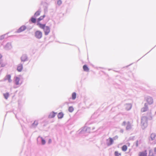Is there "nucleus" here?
<instances>
[{
	"label": "nucleus",
	"mask_w": 156,
	"mask_h": 156,
	"mask_svg": "<svg viewBox=\"0 0 156 156\" xmlns=\"http://www.w3.org/2000/svg\"><path fill=\"white\" fill-rule=\"evenodd\" d=\"M140 144V142H139V141H137L136 142V147H138L139 145V144Z\"/></svg>",
	"instance_id": "7c9ffc66"
},
{
	"label": "nucleus",
	"mask_w": 156,
	"mask_h": 156,
	"mask_svg": "<svg viewBox=\"0 0 156 156\" xmlns=\"http://www.w3.org/2000/svg\"><path fill=\"white\" fill-rule=\"evenodd\" d=\"M37 25L41 29H43V30L45 28V25L44 24H42L40 23H38Z\"/></svg>",
	"instance_id": "4468645a"
},
{
	"label": "nucleus",
	"mask_w": 156,
	"mask_h": 156,
	"mask_svg": "<svg viewBox=\"0 0 156 156\" xmlns=\"http://www.w3.org/2000/svg\"><path fill=\"white\" fill-rule=\"evenodd\" d=\"M63 115L64 114L62 112H60L58 114V119H62L63 118Z\"/></svg>",
	"instance_id": "aec40b11"
},
{
	"label": "nucleus",
	"mask_w": 156,
	"mask_h": 156,
	"mask_svg": "<svg viewBox=\"0 0 156 156\" xmlns=\"http://www.w3.org/2000/svg\"><path fill=\"white\" fill-rule=\"evenodd\" d=\"M41 11L40 10L37 11L34 14V16L35 17H37L40 14Z\"/></svg>",
	"instance_id": "4be33fe9"
},
{
	"label": "nucleus",
	"mask_w": 156,
	"mask_h": 156,
	"mask_svg": "<svg viewBox=\"0 0 156 156\" xmlns=\"http://www.w3.org/2000/svg\"><path fill=\"white\" fill-rule=\"evenodd\" d=\"M154 151L155 154H156V147L154 149Z\"/></svg>",
	"instance_id": "473e14b6"
},
{
	"label": "nucleus",
	"mask_w": 156,
	"mask_h": 156,
	"mask_svg": "<svg viewBox=\"0 0 156 156\" xmlns=\"http://www.w3.org/2000/svg\"><path fill=\"white\" fill-rule=\"evenodd\" d=\"M122 150L123 151H126L127 149V147L126 145H124L122 147Z\"/></svg>",
	"instance_id": "412c9836"
},
{
	"label": "nucleus",
	"mask_w": 156,
	"mask_h": 156,
	"mask_svg": "<svg viewBox=\"0 0 156 156\" xmlns=\"http://www.w3.org/2000/svg\"><path fill=\"white\" fill-rule=\"evenodd\" d=\"M11 76L10 75H7L5 77V80H8L9 82H11L12 80L11 79Z\"/></svg>",
	"instance_id": "2eb2a0df"
},
{
	"label": "nucleus",
	"mask_w": 156,
	"mask_h": 156,
	"mask_svg": "<svg viewBox=\"0 0 156 156\" xmlns=\"http://www.w3.org/2000/svg\"><path fill=\"white\" fill-rule=\"evenodd\" d=\"M2 57V55H1V54H0V58H1Z\"/></svg>",
	"instance_id": "f704fd0d"
},
{
	"label": "nucleus",
	"mask_w": 156,
	"mask_h": 156,
	"mask_svg": "<svg viewBox=\"0 0 156 156\" xmlns=\"http://www.w3.org/2000/svg\"><path fill=\"white\" fill-rule=\"evenodd\" d=\"M23 69V66L22 64H20L17 66V70L18 72H21Z\"/></svg>",
	"instance_id": "1a4fd4ad"
},
{
	"label": "nucleus",
	"mask_w": 156,
	"mask_h": 156,
	"mask_svg": "<svg viewBox=\"0 0 156 156\" xmlns=\"http://www.w3.org/2000/svg\"><path fill=\"white\" fill-rule=\"evenodd\" d=\"M38 124V122L37 121H35L33 123V125L34 126H36Z\"/></svg>",
	"instance_id": "2f4dec72"
},
{
	"label": "nucleus",
	"mask_w": 156,
	"mask_h": 156,
	"mask_svg": "<svg viewBox=\"0 0 156 156\" xmlns=\"http://www.w3.org/2000/svg\"><path fill=\"white\" fill-rule=\"evenodd\" d=\"M55 114L56 113L54 112H52L49 115V118H53L55 116Z\"/></svg>",
	"instance_id": "a211bd4d"
},
{
	"label": "nucleus",
	"mask_w": 156,
	"mask_h": 156,
	"mask_svg": "<svg viewBox=\"0 0 156 156\" xmlns=\"http://www.w3.org/2000/svg\"><path fill=\"white\" fill-rule=\"evenodd\" d=\"M62 3V1L61 0H59L57 2V4L58 5H60Z\"/></svg>",
	"instance_id": "c756f323"
},
{
	"label": "nucleus",
	"mask_w": 156,
	"mask_h": 156,
	"mask_svg": "<svg viewBox=\"0 0 156 156\" xmlns=\"http://www.w3.org/2000/svg\"><path fill=\"white\" fill-rule=\"evenodd\" d=\"M123 125L124 126L126 125V129H129L131 128V125L130 123L129 122H123Z\"/></svg>",
	"instance_id": "7ed1b4c3"
},
{
	"label": "nucleus",
	"mask_w": 156,
	"mask_h": 156,
	"mask_svg": "<svg viewBox=\"0 0 156 156\" xmlns=\"http://www.w3.org/2000/svg\"><path fill=\"white\" fill-rule=\"evenodd\" d=\"M44 31L45 35H47L50 32L49 27L48 26H46L44 29Z\"/></svg>",
	"instance_id": "39448f33"
},
{
	"label": "nucleus",
	"mask_w": 156,
	"mask_h": 156,
	"mask_svg": "<svg viewBox=\"0 0 156 156\" xmlns=\"http://www.w3.org/2000/svg\"><path fill=\"white\" fill-rule=\"evenodd\" d=\"M115 156H120L121 155V154L119 153L117 151H115Z\"/></svg>",
	"instance_id": "bb28decb"
},
{
	"label": "nucleus",
	"mask_w": 156,
	"mask_h": 156,
	"mask_svg": "<svg viewBox=\"0 0 156 156\" xmlns=\"http://www.w3.org/2000/svg\"><path fill=\"white\" fill-rule=\"evenodd\" d=\"M132 108V105L130 104H126L125 105V108L127 110H130Z\"/></svg>",
	"instance_id": "f8f14e48"
},
{
	"label": "nucleus",
	"mask_w": 156,
	"mask_h": 156,
	"mask_svg": "<svg viewBox=\"0 0 156 156\" xmlns=\"http://www.w3.org/2000/svg\"><path fill=\"white\" fill-rule=\"evenodd\" d=\"M42 33L40 31L38 30L35 32V37L38 39L41 38L42 37Z\"/></svg>",
	"instance_id": "f03ea898"
},
{
	"label": "nucleus",
	"mask_w": 156,
	"mask_h": 156,
	"mask_svg": "<svg viewBox=\"0 0 156 156\" xmlns=\"http://www.w3.org/2000/svg\"><path fill=\"white\" fill-rule=\"evenodd\" d=\"M68 110L70 112H72L73 111L74 108L73 107L70 106L69 107Z\"/></svg>",
	"instance_id": "393cba45"
},
{
	"label": "nucleus",
	"mask_w": 156,
	"mask_h": 156,
	"mask_svg": "<svg viewBox=\"0 0 156 156\" xmlns=\"http://www.w3.org/2000/svg\"><path fill=\"white\" fill-rule=\"evenodd\" d=\"M83 69L85 71L88 72L89 71V69L86 65H84L83 66Z\"/></svg>",
	"instance_id": "6ab92c4d"
},
{
	"label": "nucleus",
	"mask_w": 156,
	"mask_h": 156,
	"mask_svg": "<svg viewBox=\"0 0 156 156\" xmlns=\"http://www.w3.org/2000/svg\"><path fill=\"white\" fill-rule=\"evenodd\" d=\"M156 137V133H152L151 134L150 137V139L151 140H154Z\"/></svg>",
	"instance_id": "0eeeda50"
},
{
	"label": "nucleus",
	"mask_w": 156,
	"mask_h": 156,
	"mask_svg": "<svg viewBox=\"0 0 156 156\" xmlns=\"http://www.w3.org/2000/svg\"><path fill=\"white\" fill-rule=\"evenodd\" d=\"M146 100L149 104H151L153 103V100L151 97L147 98Z\"/></svg>",
	"instance_id": "423d86ee"
},
{
	"label": "nucleus",
	"mask_w": 156,
	"mask_h": 156,
	"mask_svg": "<svg viewBox=\"0 0 156 156\" xmlns=\"http://www.w3.org/2000/svg\"><path fill=\"white\" fill-rule=\"evenodd\" d=\"M113 139H115L114 138L113 139L111 137H109L108 139L107 140V144L108 146H110L112 145L113 142Z\"/></svg>",
	"instance_id": "20e7f679"
},
{
	"label": "nucleus",
	"mask_w": 156,
	"mask_h": 156,
	"mask_svg": "<svg viewBox=\"0 0 156 156\" xmlns=\"http://www.w3.org/2000/svg\"><path fill=\"white\" fill-rule=\"evenodd\" d=\"M148 109V107L146 104H144V107L142 108L141 110L142 112H144L146 111Z\"/></svg>",
	"instance_id": "ddd939ff"
},
{
	"label": "nucleus",
	"mask_w": 156,
	"mask_h": 156,
	"mask_svg": "<svg viewBox=\"0 0 156 156\" xmlns=\"http://www.w3.org/2000/svg\"><path fill=\"white\" fill-rule=\"evenodd\" d=\"M147 118L146 116L142 117L141 119V124L144 127L147 126Z\"/></svg>",
	"instance_id": "f257e3e1"
},
{
	"label": "nucleus",
	"mask_w": 156,
	"mask_h": 156,
	"mask_svg": "<svg viewBox=\"0 0 156 156\" xmlns=\"http://www.w3.org/2000/svg\"><path fill=\"white\" fill-rule=\"evenodd\" d=\"M148 156H155L152 150L149 149V150Z\"/></svg>",
	"instance_id": "f3484780"
},
{
	"label": "nucleus",
	"mask_w": 156,
	"mask_h": 156,
	"mask_svg": "<svg viewBox=\"0 0 156 156\" xmlns=\"http://www.w3.org/2000/svg\"><path fill=\"white\" fill-rule=\"evenodd\" d=\"M44 17H45V16L44 15L43 16H41L39 18H38L37 19V23H39V22L40 21H41V20H43V19L44 18Z\"/></svg>",
	"instance_id": "5701e85b"
},
{
	"label": "nucleus",
	"mask_w": 156,
	"mask_h": 156,
	"mask_svg": "<svg viewBox=\"0 0 156 156\" xmlns=\"http://www.w3.org/2000/svg\"><path fill=\"white\" fill-rule=\"evenodd\" d=\"M26 29V27L25 26H22L21 27L17 30L18 33H20L24 30Z\"/></svg>",
	"instance_id": "9d476101"
},
{
	"label": "nucleus",
	"mask_w": 156,
	"mask_h": 156,
	"mask_svg": "<svg viewBox=\"0 0 156 156\" xmlns=\"http://www.w3.org/2000/svg\"><path fill=\"white\" fill-rule=\"evenodd\" d=\"M3 95L5 98L6 99H7L9 96V94L8 93H6L5 94H4Z\"/></svg>",
	"instance_id": "a878e982"
},
{
	"label": "nucleus",
	"mask_w": 156,
	"mask_h": 156,
	"mask_svg": "<svg viewBox=\"0 0 156 156\" xmlns=\"http://www.w3.org/2000/svg\"><path fill=\"white\" fill-rule=\"evenodd\" d=\"M21 60L22 62H25L27 60V56L25 55H23L21 57Z\"/></svg>",
	"instance_id": "dca6fc26"
},
{
	"label": "nucleus",
	"mask_w": 156,
	"mask_h": 156,
	"mask_svg": "<svg viewBox=\"0 0 156 156\" xmlns=\"http://www.w3.org/2000/svg\"><path fill=\"white\" fill-rule=\"evenodd\" d=\"M147 152L146 150L144 151L140 152L139 154V156H147Z\"/></svg>",
	"instance_id": "6e6552de"
},
{
	"label": "nucleus",
	"mask_w": 156,
	"mask_h": 156,
	"mask_svg": "<svg viewBox=\"0 0 156 156\" xmlns=\"http://www.w3.org/2000/svg\"><path fill=\"white\" fill-rule=\"evenodd\" d=\"M76 98V94L75 92H73L72 94V98L73 100H74Z\"/></svg>",
	"instance_id": "b1692460"
},
{
	"label": "nucleus",
	"mask_w": 156,
	"mask_h": 156,
	"mask_svg": "<svg viewBox=\"0 0 156 156\" xmlns=\"http://www.w3.org/2000/svg\"><path fill=\"white\" fill-rule=\"evenodd\" d=\"M20 78L17 77L15 78V83L16 85H18L20 84L21 83L20 82Z\"/></svg>",
	"instance_id": "9b49d317"
},
{
	"label": "nucleus",
	"mask_w": 156,
	"mask_h": 156,
	"mask_svg": "<svg viewBox=\"0 0 156 156\" xmlns=\"http://www.w3.org/2000/svg\"><path fill=\"white\" fill-rule=\"evenodd\" d=\"M31 20L33 23H35L36 22V19L34 17H32Z\"/></svg>",
	"instance_id": "cd10ccee"
},
{
	"label": "nucleus",
	"mask_w": 156,
	"mask_h": 156,
	"mask_svg": "<svg viewBox=\"0 0 156 156\" xmlns=\"http://www.w3.org/2000/svg\"><path fill=\"white\" fill-rule=\"evenodd\" d=\"M41 143L42 144L44 145L45 144V140L42 138H41Z\"/></svg>",
	"instance_id": "c85d7f7f"
},
{
	"label": "nucleus",
	"mask_w": 156,
	"mask_h": 156,
	"mask_svg": "<svg viewBox=\"0 0 156 156\" xmlns=\"http://www.w3.org/2000/svg\"><path fill=\"white\" fill-rule=\"evenodd\" d=\"M1 61H0V64H1Z\"/></svg>",
	"instance_id": "c9c22d12"
},
{
	"label": "nucleus",
	"mask_w": 156,
	"mask_h": 156,
	"mask_svg": "<svg viewBox=\"0 0 156 156\" xmlns=\"http://www.w3.org/2000/svg\"><path fill=\"white\" fill-rule=\"evenodd\" d=\"M5 66V64H2L1 65V67H4Z\"/></svg>",
	"instance_id": "72a5a7b5"
}]
</instances>
